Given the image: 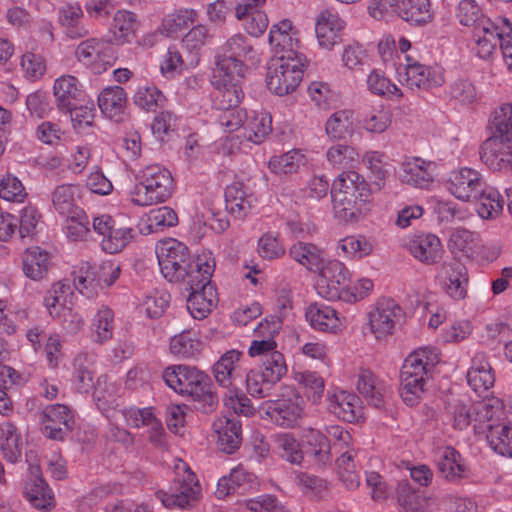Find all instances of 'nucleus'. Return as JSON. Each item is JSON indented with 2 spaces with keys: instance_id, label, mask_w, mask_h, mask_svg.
<instances>
[{
  "instance_id": "1",
  "label": "nucleus",
  "mask_w": 512,
  "mask_h": 512,
  "mask_svg": "<svg viewBox=\"0 0 512 512\" xmlns=\"http://www.w3.org/2000/svg\"><path fill=\"white\" fill-rule=\"evenodd\" d=\"M439 362V353L433 347H421L405 360L400 372V395L403 401L413 406L424 392L425 377Z\"/></svg>"
},
{
  "instance_id": "2",
  "label": "nucleus",
  "mask_w": 512,
  "mask_h": 512,
  "mask_svg": "<svg viewBox=\"0 0 512 512\" xmlns=\"http://www.w3.org/2000/svg\"><path fill=\"white\" fill-rule=\"evenodd\" d=\"M174 191L171 172L159 164L145 166L136 174V184L130 192L132 203L150 206L167 201Z\"/></svg>"
},
{
  "instance_id": "3",
  "label": "nucleus",
  "mask_w": 512,
  "mask_h": 512,
  "mask_svg": "<svg viewBox=\"0 0 512 512\" xmlns=\"http://www.w3.org/2000/svg\"><path fill=\"white\" fill-rule=\"evenodd\" d=\"M210 251H203L191 261L188 248L182 242L168 238L158 242L156 245V256L160 271L169 282L188 283L190 276L198 273V260ZM191 279H193L191 277Z\"/></svg>"
},
{
  "instance_id": "4",
  "label": "nucleus",
  "mask_w": 512,
  "mask_h": 512,
  "mask_svg": "<svg viewBox=\"0 0 512 512\" xmlns=\"http://www.w3.org/2000/svg\"><path fill=\"white\" fill-rule=\"evenodd\" d=\"M198 274L188 279L186 290L190 291L187 298V310L194 319L205 318L217 303V293L211 284V277L215 269V260L212 253H205L198 260Z\"/></svg>"
},
{
  "instance_id": "5",
  "label": "nucleus",
  "mask_w": 512,
  "mask_h": 512,
  "mask_svg": "<svg viewBox=\"0 0 512 512\" xmlns=\"http://www.w3.org/2000/svg\"><path fill=\"white\" fill-rule=\"evenodd\" d=\"M306 64V57L296 50L285 51L275 56L267 68L268 89L278 96L292 93L302 81Z\"/></svg>"
},
{
  "instance_id": "6",
  "label": "nucleus",
  "mask_w": 512,
  "mask_h": 512,
  "mask_svg": "<svg viewBox=\"0 0 512 512\" xmlns=\"http://www.w3.org/2000/svg\"><path fill=\"white\" fill-rule=\"evenodd\" d=\"M175 477L170 487V493L157 492L158 499L167 508H186L196 501L201 488L194 472L186 462L178 460L175 464Z\"/></svg>"
},
{
  "instance_id": "7",
  "label": "nucleus",
  "mask_w": 512,
  "mask_h": 512,
  "mask_svg": "<svg viewBox=\"0 0 512 512\" xmlns=\"http://www.w3.org/2000/svg\"><path fill=\"white\" fill-rule=\"evenodd\" d=\"M247 60L256 63L259 58L248 39L242 34H235L223 46V54L217 60L216 69L224 76H244L243 62Z\"/></svg>"
},
{
  "instance_id": "8",
  "label": "nucleus",
  "mask_w": 512,
  "mask_h": 512,
  "mask_svg": "<svg viewBox=\"0 0 512 512\" xmlns=\"http://www.w3.org/2000/svg\"><path fill=\"white\" fill-rule=\"evenodd\" d=\"M92 227L101 237L102 250L109 254L122 251L136 235L133 228L117 225L115 219L108 214L93 217Z\"/></svg>"
},
{
  "instance_id": "9",
  "label": "nucleus",
  "mask_w": 512,
  "mask_h": 512,
  "mask_svg": "<svg viewBox=\"0 0 512 512\" xmlns=\"http://www.w3.org/2000/svg\"><path fill=\"white\" fill-rule=\"evenodd\" d=\"M317 272L320 275L318 294L330 301L340 300L351 278L346 265L338 259H325Z\"/></svg>"
},
{
  "instance_id": "10",
  "label": "nucleus",
  "mask_w": 512,
  "mask_h": 512,
  "mask_svg": "<svg viewBox=\"0 0 512 512\" xmlns=\"http://www.w3.org/2000/svg\"><path fill=\"white\" fill-rule=\"evenodd\" d=\"M486 184L481 172L470 167H461L449 173L446 187L456 199L472 202L484 191Z\"/></svg>"
},
{
  "instance_id": "11",
  "label": "nucleus",
  "mask_w": 512,
  "mask_h": 512,
  "mask_svg": "<svg viewBox=\"0 0 512 512\" xmlns=\"http://www.w3.org/2000/svg\"><path fill=\"white\" fill-rule=\"evenodd\" d=\"M505 33H512V25L506 18L482 19L474 28L477 55L482 59L489 58Z\"/></svg>"
},
{
  "instance_id": "12",
  "label": "nucleus",
  "mask_w": 512,
  "mask_h": 512,
  "mask_svg": "<svg viewBox=\"0 0 512 512\" xmlns=\"http://www.w3.org/2000/svg\"><path fill=\"white\" fill-rule=\"evenodd\" d=\"M401 317L402 309L393 299H379L368 313L370 331L382 340L393 334Z\"/></svg>"
},
{
  "instance_id": "13",
  "label": "nucleus",
  "mask_w": 512,
  "mask_h": 512,
  "mask_svg": "<svg viewBox=\"0 0 512 512\" xmlns=\"http://www.w3.org/2000/svg\"><path fill=\"white\" fill-rule=\"evenodd\" d=\"M75 56L79 62L91 66L96 73L106 71L116 60L112 46L98 38L82 41L75 50Z\"/></svg>"
},
{
  "instance_id": "14",
  "label": "nucleus",
  "mask_w": 512,
  "mask_h": 512,
  "mask_svg": "<svg viewBox=\"0 0 512 512\" xmlns=\"http://www.w3.org/2000/svg\"><path fill=\"white\" fill-rule=\"evenodd\" d=\"M40 422L47 438L62 441L72 430L74 417L66 405L52 404L43 409Z\"/></svg>"
},
{
  "instance_id": "15",
  "label": "nucleus",
  "mask_w": 512,
  "mask_h": 512,
  "mask_svg": "<svg viewBox=\"0 0 512 512\" xmlns=\"http://www.w3.org/2000/svg\"><path fill=\"white\" fill-rule=\"evenodd\" d=\"M226 211L236 219H244L257 206L258 198L249 184L236 180L225 188Z\"/></svg>"
},
{
  "instance_id": "16",
  "label": "nucleus",
  "mask_w": 512,
  "mask_h": 512,
  "mask_svg": "<svg viewBox=\"0 0 512 512\" xmlns=\"http://www.w3.org/2000/svg\"><path fill=\"white\" fill-rule=\"evenodd\" d=\"M480 157L483 163L494 171L512 169V139L492 134L481 145Z\"/></svg>"
},
{
  "instance_id": "17",
  "label": "nucleus",
  "mask_w": 512,
  "mask_h": 512,
  "mask_svg": "<svg viewBox=\"0 0 512 512\" xmlns=\"http://www.w3.org/2000/svg\"><path fill=\"white\" fill-rule=\"evenodd\" d=\"M403 246L417 261L425 265L438 263L444 253L441 240L432 233H419L404 239Z\"/></svg>"
},
{
  "instance_id": "18",
  "label": "nucleus",
  "mask_w": 512,
  "mask_h": 512,
  "mask_svg": "<svg viewBox=\"0 0 512 512\" xmlns=\"http://www.w3.org/2000/svg\"><path fill=\"white\" fill-rule=\"evenodd\" d=\"M437 277L441 288L449 297L455 300L466 297L468 273L463 263L456 259L444 262Z\"/></svg>"
},
{
  "instance_id": "19",
  "label": "nucleus",
  "mask_w": 512,
  "mask_h": 512,
  "mask_svg": "<svg viewBox=\"0 0 512 512\" xmlns=\"http://www.w3.org/2000/svg\"><path fill=\"white\" fill-rule=\"evenodd\" d=\"M474 429L477 432L489 433L491 427H499L507 421L504 403L497 397L483 399L473 403Z\"/></svg>"
},
{
  "instance_id": "20",
  "label": "nucleus",
  "mask_w": 512,
  "mask_h": 512,
  "mask_svg": "<svg viewBox=\"0 0 512 512\" xmlns=\"http://www.w3.org/2000/svg\"><path fill=\"white\" fill-rule=\"evenodd\" d=\"M243 76L233 77L232 75H221L218 69L213 75V84L216 89L213 93V106L219 109L237 108L244 96L239 85Z\"/></svg>"
},
{
  "instance_id": "21",
  "label": "nucleus",
  "mask_w": 512,
  "mask_h": 512,
  "mask_svg": "<svg viewBox=\"0 0 512 512\" xmlns=\"http://www.w3.org/2000/svg\"><path fill=\"white\" fill-rule=\"evenodd\" d=\"M262 410L272 421L286 428L294 427L304 415L303 400L299 396L268 401L263 404Z\"/></svg>"
},
{
  "instance_id": "22",
  "label": "nucleus",
  "mask_w": 512,
  "mask_h": 512,
  "mask_svg": "<svg viewBox=\"0 0 512 512\" xmlns=\"http://www.w3.org/2000/svg\"><path fill=\"white\" fill-rule=\"evenodd\" d=\"M345 21L337 11L331 8L323 9L316 17L315 33L321 48L331 50L341 41L340 32L345 27Z\"/></svg>"
},
{
  "instance_id": "23",
  "label": "nucleus",
  "mask_w": 512,
  "mask_h": 512,
  "mask_svg": "<svg viewBox=\"0 0 512 512\" xmlns=\"http://www.w3.org/2000/svg\"><path fill=\"white\" fill-rule=\"evenodd\" d=\"M328 409L337 418L349 423L357 422L364 417L360 398L344 390L328 393Z\"/></svg>"
},
{
  "instance_id": "24",
  "label": "nucleus",
  "mask_w": 512,
  "mask_h": 512,
  "mask_svg": "<svg viewBox=\"0 0 512 512\" xmlns=\"http://www.w3.org/2000/svg\"><path fill=\"white\" fill-rule=\"evenodd\" d=\"M120 412L126 425L132 428L149 427L151 433L150 441L154 444L162 443L164 428L151 407L137 408L131 406L123 408Z\"/></svg>"
},
{
  "instance_id": "25",
  "label": "nucleus",
  "mask_w": 512,
  "mask_h": 512,
  "mask_svg": "<svg viewBox=\"0 0 512 512\" xmlns=\"http://www.w3.org/2000/svg\"><path fill=\"white\" fill-rule=\"evenodd\" d=\"M430 167V162L419 157L407 158L401 163L399 179L415 188H428L433 183Z\"/></svg>"
},
{
  "instance_id": "26",
  "label": "nucleus",
  "mask_w": 512,
  "mask_h": 512,
  "mask_svg": "<svg viewBox=\"0 0 512 512\" xmlns=\"http://www.w3.org/2000/svg\"><path fill=\"white\" fill-rule=\"evenodd\" d=\"M331 198L334 216L343 223L357 222L369 210L368 196L339 194Z\"/></svg>"
},
{
  "instance_id": "27",
  "label": "nucleus",
  "mask_w": 512,
  "mask_h": 512,
  "mask_svg": "<svg viewBox=\"0 0 512 512\" xmlns=\"http://www.w3.org/2000/svg\"><path fill=\"white\" fill-rule=\"evenodd\" d=\"M219 448L225 453H233L242 442L241 423L233 416H221L213 422Z\"/></svg>"
},
{
  "instance_id": "28",
  "label": "nucleus",
  "mask_w": 512,
  "mask_h": 512,
  "mask_svg": "<svg viewBox=\"0 0 512 512\" xmlns=\"http://www.w3.org/2000/svg\"><path fill=\"white\" fill-rule=\"evenodd\" d=\"M57 105L61 110H71L83 101L84 91L79 80L72 75L57 78L53 86Z\"/></svg>"
},
{
  "instance_id": "29",
  "label": "nucleus",
  "mask_w": 512,
  "mask_h": 512,
  "mask_svg": "<svg viewBox=\"0 0 512 512\" xmlns=\"http://www.w3.org/2000/svg\"><path fill=\"white\" fill-rule=\"evenodd\" d=\"M187 380L184 388V394L191 396L195 401L204 405L213 406L217 401V397L211 390L209 377L196 369L195 367L186 366Z\"/></svg>"
},
{
  "instance_id": "30",
  "label": "nucleus",
  "mask_w": 512,
  "mask_h": 512,
  "mask_svg": "<svg viewBox=\"0 0 512 512\" xmlns=\"http://www.w3.org/2000/svg\"><path fill=\"white\" fill-rule=\"evenodd\" d=\"M305 317L313 329L322 332H336L342 326L337 311L325 304H310L306 309Z\"/></svg>"
},
{
  "instance_id": "31",
  "label": "nucleus",
  "mask_w": 512,
  "mask_h": 512,
  "mask_svg": "<svg viewBox=\"0 0 512 512\" xmlns=\"http://www.w3.org/2000/svg\"><path fill=\"white\" fill-rule=\"evenodd\" d=\"M467 382L478 393L485 392L494 385L495 376L486 354L482 352L475 354L467 372Z\"/></svg>"
},
{
  "instance_id": "32",
  "label": "nucleus",
  "mask_w": 512,
  "mask_h": 512,
  "mask_svg": "<svg viewBox=\"0 0 512 512\" xmlns=\"http://www.w3.org/2000/svg\"><path fill=\"white\" fill-rule=\"evenodd\" d=\"M356 128L355 113L350 109L335 111L325 123V132L332 140H346L354 135Z\"/></svg>"
},
{
  "instance_id": "33",
  "label": "nucleus",
  "mask_w": 512,
  "mask_h": 512,
  "mask_svg": "<svg viewBox=\"0 0 512 512\" xmlns=\"http://www.w3.org/2000/svg\"><path fill=\"white\" fill-rule=\"evenodd\" d=\"M405 82L411 89H427L441 84L442 79L436 76L432 69L406 56Z\"/></svg>"
},
{
  "instance_id": "34",
  "label": "nucleus",
  "mask_w": 512,
  "mask_h": 512,
  "mask_svg": "<svg viewBox=\"0 0 512 512\" xmlns=\"http://www.w3.org/2000/svg\"><path fill=\"white\" fill-rule=\"evenodd\" d=\"M122 388L119 382L104 375L97 379L94 387L93 397L97 407L108 413L118 406V399L121 397Z\"/></svg>"
},
{
  "instance_id": "35",
  "label": "nucleus",
  "mask_w": 512,
  "mask_h": 512,
  "mask_svg": "<svg viewBox=\"0 0 512 512\" xmlns=\"http://www.w3.org/2000/svg\"><path fill=\"white\" fill-rule=\"evenodd\" d=\"M127 105V94L120 86H110L101 91L98 96V106L108 118L116 121L121 119Z\"/></svg>"
},
{
  "instance_id": "36",
  "label": "nucleus",
  "mask_w": 512,
  "mask_h": 512,
  "mask_svg": "<svg viewBox=\"0 0 512 512\" xmlns=\"http://www.w3.org/2000/svg\"><path fill=\"white\" fill-rule=\"evenodd\" d=\"M58 19L65 34L71 39H79L89 34V29L82 23L83 10L79 4H65L58 9Z\"/></svg>"
},
{
  "instance_id": "37",
  "label": "nucleus",
  "mask_w": 512,
  "mask_h": 512,
  "mask_svg": "<svg viewBox=\"0 0 512 512\" xmlns=\"http://www.w3.org/2000/svg\"><path fill=\"white\" fill-rule=\"evenodd\" d=\"M115 330L114 311L102 305L93 315L90 324V337L94 343L104 344L113 338Z\"/></svg>"
},
{
  "instance_id": "38",
  "label": "nucleus",
  "mask_w": 512,
  "mask_h": 512,
  "mask_svg": "<svg viewBox=\"0 0 512 512\" xmlns=\"http://www.w3.org/2000/svg\"><path fill=\"white\" fill-rule=\"evenodd\" d=\"M50 266V256L47 251L38 246L25 250L22 256V270L26 277L38 281L44 278Z\"/></svg>"
},
{
  "instance_id": "39",
  "label": "nucleus",
  "mask_w": 512,
  "mask_h": 512,
  "mask_svg": "<svg viewBox=\"0 0 512 512\" xmlns=\"http://www.w3.org/2000/svg\"><path fill=\"white\" fill-rule=\"evenodd\" d=\"M339 194L369 196V190L364 178L359 173L348 170L342 172L332 183L331 197H338Z\"/></svg>"
},
{
  "instance_id": "40",
  "label": "nucleus",
  "mask_w": 512,
  "mask_h": 512,
  "mask_svg": "<svg viewBox=\"0 0 512 512\" xmlns=\"http://www.w3.org/2000/svg\"><path fill=\"white\" fill-rule=\"evenodd\" d=\"M397 14L404 21L419 26L433 18L429 0H398Z\"/></svg>"
},
{
  "instance_id": "41",
  "label": "nucleus",
  "mask_w": 512,
  "mask_h": 512,
  "mask_svg": "<svg viewBox=\"0 0 512 512\" xmlns=\"http://www.w3.org/2000/svg\"><path fill=\"white\" fill-rule=\"evenodd\" d=\"M137 24V17L133 12L118 10L109 28L112 40L118 45L129 43L135 35Z\"/></svg>"
},
{
  "instance_id": "42",
  "label": "nucleus",
  "mask_w": 512,
  "mask_h": 512,
  "mask_svg": "<svg viewBox=\"0 0 512 512\" xmlns=\"http://www.w3.org/2000/svg\"><path fill=\"white\" fill-rule=\"evenodd\" d=\"M357 389L367 402L375 408H382L386 395V388L369 370H363L358 375Z\"/></svg>"
},
{
  "instance_id": "43",
  "label": "nucleus",
  "mask_w": 512,
  "mask_h": 512,
  "mask_svg": "<svg viewBox=\"0 0 512 512\" xmlns=\"http://www.w3.org/2000/svg\"><path fill=\"white\" fill-rule=\"evenodd\" d=\"M290 257L309 271L317 272L325 260L324 252L313 243L297 242L289 249Z\"/></svg>"
},
{
  "instance_id": "44",
  "label": "nucleus",
  "mask_w": 512,
  "mask_h": 512,
  "mask_svg": "<svg viewBox=\"0 0 512 512\" xmlns=\"http://www.w3.org/2000/svg\"><path fill=\"white\" fill-rule=\"evenodd\" d=\"M298 32L288 19L272 25L269 31V44L278 52L295 50L298 45Z\"/></svg>"
},
{
  "instance_id": "45",
  "label": "nucleus",
  "mask_w": 512,
  "mask_h": 512,
  "mask_svg": "<svg viewBox=\"0 0 512 512\" xmlns=\"http://www.w3.org/2000/svg\"><path fill=\"white\" fill-rule=\"evenodd\" d=\"M338 256L349 260H361L373 252V244L363 235H351L338 241Z\"/></svg>"
},
{
  "instance_id": "46",
  "label": "nucleus",
  "mask_w": 512,
  "mask_h": 512,
  "mask_svg": "<svg viewBox=\"0 0 512 512\" xmlns=\"http://www.w3.org/2000/svg\"><path fill=\"white\" fill-rule=\"evenodd\" d=\"M203 343L194 331H182L170 340V352L179 358H194L202 350Z\"/></svg>"
},
{
  "instance_id": "47",
  "label": "nucleus",
  "mask_w": 512,
  "mask_h": 512,
  "mask_svg": "<svg viewBox=\"0 0 512 512\" xmlns=\"http://www.w3.org/2000/svg\"><path fill=\"white\" fill-rule=\"evenodd\" d=\"M438 470L448 481H457L464 477L466 468L461 455L452 447L440 451L437 460Z\"/></svg>"
},
{
  "instance_id": "48",
  "label": "nucleus",
  "mask_w": 512,
  "mask_h": 512,
  "mask_svg": "<svg viewBox=\"0 0 512 512\" xmlns=\"http://www.w3.org/2000/svg\"><path fill=\"white\" fill-rule=\"evenodd\" d=\"M309 162L307 155L300 149H292L282 155L274 156L269 161V168L276 174L297 173Z\"/></svg>"
},
{
  "instance_id": "49",
  "label": "nucleus",
  "mask_w": 512,
  "mask_h": 512,
  "mask_svg": "<svg viewBox=\"0 0 512 512\" xmlns=\"http://www.w3.org/2000/svg\"><path fill=\"white\" fill-rule=\"evenodd\" d=\"M479 197L474 201L478 202L477 213L485 220L497 218L503 211L504 200L499 191L488 183Z\"/></svg>"
},
{
  "instance_id": "50",
  "label": "nucleus",
  "mask_w": 512,
  "mask_h": 512,
  "mask_svg": "<svg viewBox=\"0 0 512 512\" xmlns=\"http://www.w3.org/2000/svg\"><path fill=\"white\" fill-rule=\"evenodd\" d=\"M73 284L78 292L87 298L96 295L98 288L101 287L96 269L88 262L81 263L73 271Z\"/></svg>"
},
{
  "instance_id": "51",
  "label": "nucleus",
  "mask_w": 512,
  "mask_h": 512,
  "mask_svg": "<svg viewBox=\"0 0 512 512\" xmlns=\"http://www.w3.org/2000/svg\"><path fill=\"white\" fill-rule=\"evenodd\" d=\"M368 91L376 96L385 97L390 100H399L403 93L397 85L377 69L372 70L366 79Z\"/></svg>"
},
{
  "instance_id": "52",
  "label": "nucleus",
  "mask_w": 512,
  "mask_h": 512,
  "mask_svg": "<svg viewBox=\"0 0 512 512\" xmlns=\"http://www.w3.org/2000/svg\"><path fill=\"white\" fill-rule=\"evenodd\" d=\"M93 363V356L88 353H81L74 359L73 385L79 393H87L94 386Z\"/></svg>"
},
{
  "instance_id": "53",
  "label": "nucleus",
  "mask_w": 512,
  "mask_h": 512,
  "mask_svg": "<svg viewBox=\"0 0 512 512\" xmlns=\"http://www.w3.org/2000/svg\"><path fill=\"white\" fill-rule=\"evenodd\" d=\"M242 353L237 350L227 351L214 364L213 372L215 380L225 388L233 385L235 379V369Z\"/></svg>"
},
{
  "instance_id": "54",
  "label": "nucleus",
  "mask_w": 512,
  "mask_h": 512,
  "mask_svg": "<svg viewBox=\"0 0 512 512\" xmlns=\"http://www.w3.org/2000/svg\"><path fill=\"white\" fill-rule=\"evenodd\" d=\"M78 188L72 184L57 186L51 193L53 208L61 216H70L75 210H82L75 204V195Z\"/></svg>"
},
{
  "instance_id": "55",
  "label": "nucleus",
  "mask_w": 512,
  "mask_h": 512,
  "mask_svg": "<svg viewBox=\"0 0 512 512\" xmlns=\"http://www.w3.org/2000/svg\"><path fill=\"white\" fill-rule=\"evenodd\" d=\"M27 500L37 509H47L52 506L53 495L41 477L35 476L25 486Z\"/></svg>"
},
{
  "instance_id": "56",
  "label": "nucleus",
  "mask_w": 512,
  "mask_h": 512,
  "mask_svg": "<svg viewBox=\"0 0 512 512\" xmlns=\"http://www.w3.org/2000/svg\"><path fill=\"white\" fill-rule=\"evenodd\" d=\"M447 412L453 420L454 428L458 430L474 424L473 403L466 398H452L447 404Z\"/></svg>"
},
{
  "instance_id": "57",
  "label": "nucleus",
  "mask_w": 512,
  "mask_h": 512,
  "mask_svg": "<svg viewBox=\"0 0 512 512\" xmlns=\"http://www.w3.org/2000/svg\"><path fill=\"white\" fill-rule=\"evenodd\" d=\"M246 119L245 136L253 143H261L272 131V119L266 112H255Z\"/></svg>"
},
{
  "instance_id": "58",
  "label": "nucleus",
  "mask_w": 512,
  "mask_h": 512,
  "mask_svg": "<svg viewBox=\"0 0 512 512\" xmlns=\"http://www.w3.org/2000/svg\"><path fill=\"white\" fill-rule=\"evenodd\" d=\"M491 428L492 430L486 435L491 449L499 455L512 458V427L506 421L499 427Z\"/></svg>"
},
{
  "instance_id": "59",
  "label": "nucleus",
  "mask_w": 512,
  "mask_h": 512,
  "mask_svg": "<svg viewBox=\"0 0 512 512\" xmlns=\"http://www.w3.org/2000/svg\"><path fill=\"white\" fill-rule=\"evenodd\" d=\"M75 211L70 216H65L64 231L71 241H85L90 235L89 219L83 209Z\"/></svg>"
},
{
  "instance_id": "60",
  "label": "nucleus",
  "mask_w": 512,
  "mask_h": 512,
  "mask_svg": "<svg viewBox=\"0 0 512 512\" xmlns=\"http://www.w3.org/2000/svg\"><path fill=\"white\" fill-rule=\"evenodd\" d=\"M326 159L333 167L344 169L352 167L358 161V153L352 146L335 144L327 149Z\"/></svg>"
},
{
  "instance_id": "61",
  "label": "nucleus",
  "mask_w": 512,
  "mask_h": 512,
  "mask_svg": "<svg viewBox=\"0 0 512 512\" xmlns=\"http://www.w3.org/2000/svg\"><path fill=\"white\" fill-rule=\"evenodd\" d=\"M222 400L224 406L237 415H243L245 417L254 415L255 409L250 399L237 388H227Z\"/></svg>"
},
{
  "instance_id": "62",
  "label": "nucleus",
  "mask_w": 512,
  "mask_h": 512,
  "mask_svg": "<svg viewBox=\"0 0 512 512\" xmlns=\"http://www.w3.org/2000/svg\"><path fill=\"white\" fill-rule=\"evenodd\" d=\"M338 474L347 489L354 490L360 485V475L356 470L351 451H344L337 459Z\"/></svg>"
},
{
  "instance_id": "63",
  "label": "nucleus",
  "mask_w": 512,
  "mask_h": 512,
  "mask_svg": "<svg viewBox=\"0 0 512 512\" xmlns=\"http://www.w3.org/2000/svg\"><path fill=\"white\" fill-rule=\"evenodd\" d=\"M479 239L478 233L465 228H457L451 232L448 246L452 252H470L477 246Z\"/></svg>"
},
{
  "instance_id": "64",
  "label": "nucleus",
  "mask_w": 512,
  "mask_h": 512,
  "mask_svg": "<svg viewBox=\"0 0 512 512\" xmlns=\"http://www.w3.org/2000/svg\"><path fill=\"white\" fill-rule=\"evenodd\" d=\"M492 134L512 139V103H505L494 111Z\"/></svg>"
}]
</instances>
